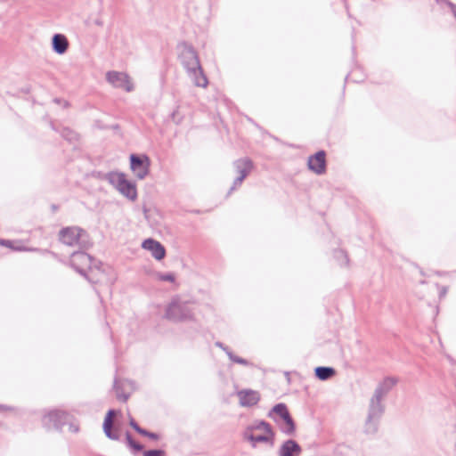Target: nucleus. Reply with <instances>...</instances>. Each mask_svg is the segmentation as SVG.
I'll return each instance as SVG.
<instances>
[{
  "label": "nucleus",
  "mask_w": 456,
  "mask_h": 456,
  "mask_svg": "<svg viewBox=\"0 0 456 456\" xmlns=\"http://www.w3.org/2000/svg\"><path fill=\"white\" fill-rule=\"evenodd\" d=\"M131 169L139 179H143L149 173L150 159L147 156H137L132 154L130 156Z\"/></svg>",
  "instance_id": "obj_9"
},
{
  "label": "nucleus",
  "mask_w": 456,
  "mask_h": 456,
  "mask_svg": "<svg viewBox=\"0 0 456 456\" xmlns=\"http://www.w3.org/2000/svg\"><path fill=\"white\" fill-rule=\"evenodd\" d=\"M114 389L116 391V395L118 400L126 402L128 399L129 395L123 393L121 386L117 379H115V382H114Z\"/></svg>",
  "instance_id": "obj_22"
},
{
  "label": "nucleus",
  "mask_w": 456,
  "mask_h": 456,
  "mask_svg": "<svg viewBox=\"0 0 456 456\" xmlns=\"http://www.w3.org/2000/svg\"><path fill=\"white\" fill-rule=\"evenodd\" d=\"M54 102H60V100L59 99H55Z\"/></svg>",
  "instance_id": "obj_38"
},
{
  "label": "nucleus",
  "mask_w": 456,
  "mask_h": 456,
  "mask_svg": "<svg viewBox=\"0 0 456 456\" xmlns=\"http://www.w3.org/2000/svg\"><path fill=\"white\" fill-rule=\"evenodd\" d=\"M0 245L12 248V241L9 240L0 239Z\"/></svg>",
  "instance_id": "obj_30"
},
{
  "label": "nucleus",
  "mask_w": 456,
  "mask_h": 456,
  "mask_svg": "<svg viewBox=\"0 0 456 456\" xmlns=\"http://www.w3.org/2000/svg\"><path fill=\"white\" fill-rule=\"evenodd\" d=\"M274 438H275V433L273 432V430H270V432H268V431L264 432L263 435L256 436V437L254 438V444H253L252 447H254V448L256 447V444L258 443H265L270 447H273L274 446Z\"/></svg>",
  "instance_id": "obj_19"
},
{
  "label": "nucleus",
  "mask_w": 456,
  "mask_h": 456,
  "mask_svg": "<svg viewBox=\"0 0 456 456\" xmlns=\"http://www.w3.org/2000/svg\"><path fill=\"white\" fill-rule=\"evenodd\" d=\"M227 355H228L229 359L231 361H232L233 362H236V363H239L241 365H245V366L251 365V363L248 360L233 354L232 351H227Z\"/></svg>",
  "instance_id": "obj_23"
},
{
  "label": "nucleus",
  "mask_w": 456,
  "mask_h": 456,
  "mask_svg": "<svg viewBox=\"0 0 456 456\" xmlns=\"http://www.w3.org/2000/svg\"><path fill=\"white\" fill-rule=\"evenodd\" d=\"M314 373L320 380H328L336 374V370L332 367L319 366L314 369Z\"/></svg>",
  "instance_id": "obj_20"
},
{
  "label": "nucleus",
  "mask_w": 456,
  "mask_h": 456,
  "mask_svg": "<svg viewBox=\"0 0 456 456\" xmlns=\"http://www.w3.org/2000/svg\"><path fill=\"white\" fill-rule=\"evenodd\" d=\"M233 167L239 175L233 181L230 192L240 187L243 180L248 176L253 168V163L248 158L240 159L233 162Z\"/></svg>",
  "instance_id": "obj_7"
},
{
  "label": "nucleus",
  "mask_w": 456,
  "mask_h": 456,
  "mask_svg": "<svg viewBox=\"0 0 456 456\" xmlns=\"http://www.w3.org/2000/svg\"><path fill=\"white\" fill-rule=\"evenodd\" d=\"M179 58L193 84L199 87H207L208 81L200 63L197 53L192 46L183 44L180 46Z\"/></svg>",
  "instance_id": "obj_1"
},
{
  "label": "nucleus",
  "mask_w": 456,
  "mask_h": 456,
  "mask_svg": "<svg viewBox=\"0 0 456 456\" xmlns=\"http://www.w3.org/2000/svg\"><path fill=\"white\" fill-rule=\"evenodd\" d=\"M126 442H127V444L133 448L134 450L137 451V452H140L142 450V445L140 444L139 443H136L133 440L131 435L127 432L126 435Z\"/></svg>",
  "instance_id": "obj_24"
},
{
  "label": "nucleus",
  "mask_w": 456,
  "mask_h": 456,
  "mask_svg": "<svg viewBox=\"0 0 456 456\" xmlns=\"http://www.w3.org/2000/svg\"><path fill=\"white\" fill-rule=\"evenodd\" d=\"M240 403L242 406L249 407L256 404L260 400V395L257 391L246 389L238 392Z\"/></svg>",
  "instance_id": "obj_14"
},
{
  "label": "nucleus",
  "mask_w": 456,
  "mask_h": 456,
  "mask_svg": "<svg viewBox=\"0 0 456 456\" xmlns=\"http://www.w3.org/2000/svg\"><path fill=\"white\" fill-rule=\"evenodd\" d=\"M146 436L151 438V439H153V440H156L159 437V436L157 434L151 433V432H149V431H148V435Z\"/></svg>",
  "instance_id": "obj_33"
},
{
  "label": "nucleus",
  "mask_w": 456,
  "mask_h": 456,
  "mask_svg": "<svg viewBox=\"0 0 456 456\" xmlns=\"http://www.w3.org/2000/svg\"><path fill=\"white\" fill-rule=\"evenodd\" d=\"M384 412L382 399L372 395L370 401L369 411L365 422L364 431L367 434H375L379 428V419Z\"/></svg>",
  "instance_id": "obj_5"
},
{
  "label": "nucleus",
  "mask_w": 456,
  "mask_h": 456,
  "mask_svg": "<svg viewBox=\"0 0 456 456\" xmlns=\"http://www.w3.org/2000/svg\"><path fill=\"white\" fill-rule=\"evenodd\" d=\"M53 50L58 54L66 53L69 47L67 37L62 34H55L52 39Z\"/></svg>",
  "instance_id": "obj_17"
},
{
  "label": "nucleus",
  "mask_w": 456,
  "mask_h": 456,
  "mask_svg": "<svg viewBox=\"0 0 456 456\" xmlns=\"http://www.w3.org/2000/svg\"><path fill=\"white\" fill-rule=\"evenodd\" d=\"M142 248L151 252L152 256L157 260H161L165 257V248L157 240L153 239H147L142 242Z\"/></svg>",
  "instance_id": "obj_13"
},
{
  "label": "nucleus",
  "mask_w": 456,
  "mask_h": 456,
  "mask_svg": "<svg viewBox=\"0 0 456 456\" xmlns=\"http://www.w3.org/2000/svg\"><path fill=\"white\" fill-rule=\"evenodd\" d=\"M446 293V289L443 288V290L441 291V295L444 296Z\"/></svg>",
  "instance_id": "obj_37"
},
{
  "label": "nucleus",
  "mask_w": 456,
  "mask_h": 456,
  "mask_svg": "<svg viewBox=\"0 0 456 456\" xmlns=\"http://www.w3.org/2000/svg\"><path fill=\"white\" fill-rule=\"evenodd\" d=\"M194 309L191 305L179 297H175L167 305L165 317L173 322H186L193 319Z\"/></svg>",
  "instance_id": "obj_3"
},
{
  "label": "nucleus",
  "mask_w": 456,
  "mask_h": 456,
  "mask_svg": "<svg viewBox=\"0 0 456 456\" xmlns=\"http://www.w3.org/2000/svg\"><path fill=\"white\" fill-rule=\"evenodd\" d=\"M137 433H139L140 435L142 436H146L148 435V431L142 428H139L137 430H136Z\"/></svg>",
  "instance_id": "obj_34"
},
{
  "label": "nucleus",
  "mask_w": 456,
  "mask_h": 456,
  "mask_svg": "<svg viewBox=\"0 0 456 456\" xmlns=\"http://www.w3.org/2000/svg\"><path fill=\"white\" fill-rule=\"evenodd\" d=\"M302 452L301 446L295 440H286L279 450V456H299Z\"/></svg>",
  "instance_id": "obj_16"
},
{
  "label": "nucleus",
  "mask_w": 456,
  "mask_h": 456,
  "mask_svg": "<svg viewBox=\"0 0 456 456\" xmlns=\"http://www.w3.org/2000/svg\"><path fill=\"white\" fill-rule=\"evenodd\" d=\"M267 417L272 419L279 427L281 433L288 436H293L296 433V424L290 416L288 407L285 403L275 404L267 413Z\"/></svg>",
  "instance_id": "obj_2"
},
{
  "label": "nucleus",
  "mask_w": 456,
  "mask_h": 456,
  "mask_svg": "<svg viewBox=\"0 0 456 456\" xmlns=\"http://www.w3.org/2000/svg\"><path fill=\"white\" fill-rule=\"evenodd\" d=\"M249 430H254V431L259 430V431H263V432H266V431L270 432V430H273V428L268 422H266L265 420H256L252 424L249 425Z\"/></svg>",
  "instance_id": "obj_21"
},
{
  "label": "nucleus",
  "mask_w": 456,
  "mask_h": 456,
  "mask_svg": "<svg viewBox=\"0 0 456 456\" xmlns=\"http://www.w3.org/2000/svg\"><path fill=\"white\" fill-rule=\"evenodd\" d=\"M143 456H166V452L163 450H149L144 452Z\"/></svg>",
  "instance_id": "obj_27"
},
{
  "label": "nucleus",
  "mask_w": 456,
  "mask_h": 456,
  "mask_svg": "<svg viewBox=\"0 0 456 456\" xmlns=\"http://www.w3.org/2000/svg\"><path fill=\"white\" fill-rule=\"evenodd\" d=\"M396 383L397 379L395 378H385L376 387L373 396L383 400Z\"/></svg>",
  "instance_id": "obj_15"
},
{
  "label": "nucleus",
  "mask_w": 456,
  "mask_h": 456,
  "mask_svg": "<svg viewBox=\"0 0 456 456\" xmlns=\"http://www.w3.org/2000/svg\"><path fill=\"white\" fill-rule=\"evenodd\" d=\"M62 136L69 141H72L77 138V134L69 129L63 130Z\"/></svg>",
  "instance_id": "obj_28"
},
{
  "label": "nucleus",
  "mask_w": 456,
  "mask_h": 456,
  "mask_svg": "<svg viewBox=\"0 0 456 456\" xmlns=\"http://www.w3.org/2000/svg\"><path fill=\"white\" fill-rule=\"evenodd\" d=\"M107 81L111 84L114 87L122 88L126 92L134 90V85L130 80V77L123 72L118 71H109L106 74Z\"/></svg>",
  "instance_id": "obj_10"
},
{
  "label": "nucleus",
  "mask_w": 456,
  "mask_h": 456,
  "mask_svg": "<svg viewBox=\"0 0 456 456\" xmlns=\"http://www.w3.org/2000/svg\"><path fill=\"white\" fill-rule=\"evenodd\" d=\"M68 419L69 415L65 411L53 410L43 417L42 421L43 425L48 429H59L68 421Z\"/></svg>",
  "instance_id": "obj_8"
},
{
  "label": "nucleus",
  "mask_w": 456,
  "mask_h": 456,
  "mask_svg": "<svg viewBox=\"0 0 456 456\" xmlns=\"http://www.w3.org/2000/svg\"><path fill=\"white\" fill-rule=\"evenodd\" d=\"M156 278L159 280V281H169V282H174L175 280V277L173 273H158L156 274Z\"/></svg>",
  "instance_id": "obj_25"
},
{
  "label": "nucleus",
  "mask_w": 456,
  "mask_h": 456,
  "mask_svg": "<svg viewBox=\"0 0 456 456\" xmlns=\"http://www.w3.org/2000/svg\"><path fill=\"white\" fill-rule=\"evenodd\" d=\"M216 346H218L219 348L223 349L226 354H227V351H230L229 348L227 346H224V344L221 342H216Z\"/></svg>",
  "instance_id": "obj_31"
},
{
  "label": "nucleus",
  "mask_w": 456,
  "mask_h": 456,
  "mask_svg": "<svg viewBox=\"0 0 456 456\" xmlns=\"http://www.w3.org/2000/svg\"><path fill=\"white\" fill-rule=\"evenodd\" d=\"M254 430H249V426L247 427L246 430L243 433L244 439L248 440L251 443V445L254 444V438L256 437L255 435H253Z\"/></svg>",
  "instance_id": "obj_26"
},
{
  "label": "nucleus",
  "mask_w": 456,
  "mask_h": 456,
  "mask_svg": "<svg viewBox=\"0 0 456 456\" xmlns=\"http://www.w3.org/2000/svg\"><path fill=\"white\" fill-rule=\"evenodd\" d=\"M4 411H7V410H11V408L6 407V406H4V405H0V411H4Z\"/></svg>",
  "instance_id": "obj_36"
},
{
  "label": "nucleus",
  "mask_w": 456,
  "mask_h": 456,
  "mask_svg": "<svg viewBox=\"0 0 456 456\" xmlns=\"http://www.w3.org/2000/svg\"><path fill=\"white\" fill-rule=\"evenodd\" d=\"M337 258H341L344 262V265H346L348 262V258L346 254L343 250H338L335 253Z\"/></svg>",
  "instance_id": "obj_29"
},
{
  "label": "nucleus",
  "mask_w": 456,
  "mask_h": 456,
  "mask_svg": "<svg viewBox=\"0 0 456 456\" xmlns=\"http://www.w3.org/2000/svg\"><path fill=\"white\" fill-rule=\"evenodd\" d=\"M84 231L78 227H67L60 231L59 236L61 241L68 246H76L80 244V239Z\"/></svg>",
  "instance_id": "obj_11"
},
{
  "label": "nucleus",
  "mask_w": 456,
  "mask_h": 456,
  "mask_svg": "<svg viewBox=\"0 0 456 456\" xmlns=\"http://www.w3.org/2000/svg\"><path fill=\"white\" fill-rule=\"evenodd\" d=\"M116 414V411L110 410L104 419L103 431L106 436L111 440H118V436L111 431L112 428V419Z\"/></svg>",
  "instance_id": "obj_18"
},
{
  "label": "nucleus",
  "mask_w": 456,
  "mask_h": 456,
  "mask_svg": "<svg viewBox=\"0 0 456 456\" xmlns=\"http://www.w3.org/2000/svg\"><path fill=\"white\" fill-rule=\"evenodd\" d=\"M326 154L325 151H320L316 152L314 155L310 156L308 158V167L310 170L314 172L317 175H322L326 170Z\"/></svg>",
  "instance_id": "obj_12"
},
{
  "label": "nucleus",
  "mask_w": 456,
  "mask_h": 456,
  "mask_svg": "<svg viewBox=\"0 0 456 456\" xmlns=\"http://www.w3.org/2000/svg\"><path fill=\"white\" fill-rule=\"evenodd\" d=\"M71 266L81 275L91 281L86 275V270L91 269L93 258L83 251L74 252L70 256Z\"/></svg>",
  "instance_id": "obj_6"
},
{
  "label": "nucleus",
  "mask_w": 456,
  "mask_h": 456,
  "mask_svg": "<svg viewBox=\"0 0 456 456\" xmlns=\"http://www.w3.org/2000/svg\"><path fill=\"white\" fill-rule=\"evenodd\" d=\"M129 424L135 431L140 428L133 419L130 420Z\"/></svg>",
  "instance_id": "obj_32"
},
{
  "label": "nucleus",
  "mask_w": 456,
  "mask_h": 456,
  "mask_svg": "<svg viewBox=\"0 0 456 456\" xmlns=\"http://www.w3.org/2000/svg\"><path fill=\"white\" fill-rule=\"evenodd\" d=\"M94 23L98 26V27H102L103 26V21L101 20V19H95L94 20Z\"/></svg>",
  "instance_id": "obj_35"
},
{
  "label": "nucleus",
  "mask_w": 456,
  "mask_h": 456,
  "mask_svg": "<svg viewBox=\"0 0 456 456\" xmlns=\"http://www.w3.org/2000/svg\"><path fill=\"white\" fill-rule=\"evenodd\" d=\"M105 179L126 199L132 201L136 200L137 190L135 183L128 181L124 174L110 172L105 175Z\"/></svg>",
  "instance_id": "obj_4"
}]
</instances>
